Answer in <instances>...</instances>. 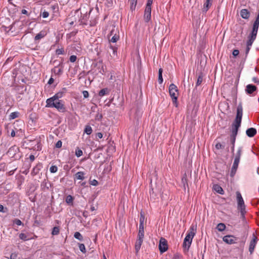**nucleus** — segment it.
Segmentation results:
<instances>
[{
    "instance_id": "obj_53",
    "label": "nucleus",
    "mask_w": 259,
    "mask_h": 259,
    "mask_svg": "<svg viewBox=\"0 0 259 259\" xmlns=\"http://www.w3.org/2000/svg\"><path fill=\"white\" fill-rule=\"evenodd\" d=\"M98 181L96 180H93V181H92L91 182V184L93 185V186H96L98 185Z\"/></svg>"
},
{
    "instance_id": "obj_19",
    "label": "nucleus",
    "mask_w": 259,
    "mask_h": 259,
    "mask_svg": "<svg viewBox=\"0 0 259 259\" xmlns=\"http://www.w3.org/2000/svg\"><path fill=\"white\" fill-rule=\"evenodd\" d=\"M52 71L55 74L59 75L63 72V67L59 65L58 66L55 67Z\"/></svg>"
},
{
    "instance_id": "obj_59",
    "label": "nucleus",
    "mask_w": 259,
    "mask_h": 259,
    "mask_svg": "<svg viewBox=\"0 0 259 259\" xmlns=\"http://www.w3.org/2000/svg\"><path fill=\"white\" fill-rule=\"evenodd\" d=\"M21 13L22 14H25V15H27L28 14V12L25 10V9H23L21 11Z\"/></svg>"
},
{
    "instance_id": "obj_58",
    "label": "nucleus",
    "mask_w": 259,
    "mask_h": 259,
    "mask_svg": "<svg viewBox=\"0 0 259 259\" xmlns=\"http://www.w3.org/2000/svg\"><path fill=\"white\" fill-rule=\"evenodd\" d=\"M4 209V206L2 204H0V212H5V211Z\"/></svg>"
},
{
    "instance_id": "obj_22",
    "label": "nucleus",
    "mask_w": 259,
    "mask_h": 259,
    "mask_svg": "<svg viewBox=\"0 0 259 259\" xmlns=\"http://www.w3.org/2000/svg\"><path fill=\"white\" fill-rule=\"evenodd\" d=\"M145 221V218L144 214L143 212H142L141 211L140 213L139 226H144Z\"/></svg>"
},
{
    "instance_id": "obj_32",
    "label": "nucleus",
    "mask_w": 259,
    "mask_h": 259,
    "mask_svg": "<svg viewBox=\"0 0 259 259\" xmlns=\"http://www.w3.org/2000/svg\"><path fill=\"white\" fill-rule=\"evenodd\" d=\"M82 155V151L79 149L78 148H77L75 149V155L77 157H80Z\"/></svg>"
},
{
    "instance_id": "obj_56",
    "label": "nucleus",
    "mask_w": 259,
    "mask_h": 259,
    "mask_svg": "<svg viewBox=\"0 0 259 259\" xmlns=\"http://www.w3.org/2000/svg\"><path fill=\"white\" fill-rule=\"evenodd\" d=\"M54 79L52 77H51L50 78V79L49 80L48 83L49 84H51L54 82Z\"/></svg>"
},
{
    "instance_id": "obj_35",
    "label": "nucleus",
    "mask_w": 259,
    "mask_h": 259,
    "mask_svg": "<svg viewBox=\"0 0 259 259\" xmlns=\"http://www.w3.org/2000/svg\"><path fill=\"white\" fill-rule=\"evenodd\" d=\"M59 233V228L57 227H55L53 228L52 234L53 235H58Z\"/></svg>"
},
{
    "instance_id": "obj_26",
    "label": "nucleus",
    "mask_w": 259,
    "mask_h": 259,
    "mask_svg": "<svg viewBox=\"0 0 259 259\" xmlns=\"http://www.w3.org/2000/svg\"><path fill=\"white\" fill-rule=\"evenodd\" d=\"M128 2L131 5V10H134L137 5V0H128Z\"/></svg>"
},
{
    "instance_id": "obj_38",
    "label": "nucleus",
    "mask_w": 259,
    "mask_h": 259,
    "mask_svg": "<svg viewBox=\"0 0 259 259\" xmlns=\"http://www.w3.org/2000/svg\"><path fill=\"white\" fill-rule=\"evenodd\" d=\"M203 80L202 76L201 75H199L197 78V80L196 82V86H198L201 84Z\"/></svg>"
},
{
    "instance_id": "obj_60",
    "label": "nucleus",
    "mask_w": 259,
    "mask_h": 259,
    "mask_svg": "<svg viewBox=\"0 0 259 259\" xmlns=\"http://www.w3.org/2000/svg\"><path fill=\"white\" fill-rule=\"evenodd\" d=\"M29 158H30V160L33 161L34 160V159H35V157H34V155H31L29 156Z\"/></svg>"
},
{
    "instance_id": "obj_25",
    "label": "nucleus",
    "mask_w": 259,
    "mask_h": 259,
    "mask_svg": "<svg viewBox=\"0 0 259 259\" xmlns=\"http://www.w3.org/2000/svg\"><path fill=\"white\" fill-rule=\"evenodd\" d=\"M217 229L219 231L222 232L225 230L226 226L223 223H220L217 225Z\"/></svg>"
},
{
    "instance_id": "obj_1",
    "label": "nucleus",
    "mask_w": 259,
    "mask_h": 259,
    "mask_svg": "<svg viewBox=\"0 0 259 259\" xmlns=\"http://www.w3.org/2000/svg\"><path fill=\"white\" fill-rule=\"evenodd\" d=\"M235 141V139L230 138V142L232 145L231 150L234 157V161L230 172V176L231 177H233L237 171L243 151V147L240 146L238 148L236 153H234Z\"/></svg>"
},
{
    "instance_id": "obj_57",
    "label": "nucleus",
    "mask_w": 259,
    "mask_h": 259,
    "mask_svg": "<svg viewBox=\"0 0 259 259\" xmlns=\"http://www.w3.org/2000/svg\"><path fill=\"white\" fill-rule=\"evenodd\" d=\"M250 49V47H248V46H247L246 48V50H245L246 55L248 54V53L249 52Z\"/></svg>"
},
{
    "instance_id": "obj_17",
    "label": "nucleus",
    "mask_w": 259,
    "mask_h": 259,
    "mask_svg": "<svg viewBox=\"0 0 259 259\" xmlns=\"http://www.w3.org/2000/svg\"><path fill=\"white\" fill-rule=\"evenodd\" d=\"M256 133L257 132L256 129L253 127L249 128L246 131V134L249 137H254L256 135Z\"/></svg>"
},
{
    "instance_id": "obj_13",
    "label": "nucleus",
    "mask_w": 259,
    "mask_h": 259,
    "mask_svg": "<svg viewBox=\"0 0 259 259\" xmlns=\"http://www.w3.org/2000/svg\"><path fill=\"white\" fill-rule=\"evenodd\" d=\"M151 9H146L145 10L144 19L145 22H148L151 19Z\"/></svg>"
},
{
    "instance_id": "obj_46",
    "label": "nucleus",
    "mask_w": 259,
    "mask_h": 259,
    "mask_svg": "<svg viewBox=\"0 0 259 259\" xmlns=\"http://www.w3.org/2000/svg\"><path fill=\"white\" fill-rule=\"evenodd\" d=\"M62 142L61 141L59 140L56 143L55 147L57 148H60L62 147Z\"/></svg>"
},
{
    "instance_id": "obj_45",
    "label": "nucleus",
    "mask_w": 259,
    "mask_h": 259,
    "mask_svg": "<svg viewBox=\"0 0 259 259\" xmlns=\"http://www.w3.org/2000/svg\"><path fill=\"white\" fill-rule=\"evenodd\" d=\"M215 148L217 149H223L224 148V146L222 145L220 143H218L215 145Z\"/></svg>"
},
{
    "instance_id": "obj_20",
    "label": "nucleus",
    "mask_w": 259,
    "mask_h": 259,
    "mask_svg": "<svg viewBox=\"0 0 259 259\" xmlns=\"http://www.w3.org/2000/svg\"><path fill=\"white\" fill-rule=\"evenodd\" d=\"M85 173L83 171H79L77 172L75 175L74 177V180H83L84 179Z\"/></svg>"
},
{
    "instance_id": "obj_34",
    "label": "nucleus",
    "mask_w": 259,
    "mask_h": 259,
    "mask_svg": "<svg viewBox=\"0 0 259 259\" xmlns=\"http://www.w3.org/2000/svg\"><path fill=\"white\" fill-rule=\"evenodd\" d=\"M73 200V198L72 196L68 195L66 197V203H67L68 204L72 203Z\"/></svg>"
},
{
    "instance_id": "obj_18",
    "label": "nucleus",
    "mask_w": 259,
    "mask_h": 259,
    "mask_svg": "<svg viewBox=\"0 0 259 259\" xmlns=\"http://www.w3.org/2000/svg\"><path fill=\"white\" fill-rule=\"evenodd\" d=\"M213 0H206L204 3L203 8V12H206L212 5Z\"/></svg>"
},
{
    "instance_id": "obj_15",
    "label": "nucleus",
    "mask_w": 259,
    "mask_h": 259,
    "mask_svg": "<svg viewBox=\"0 0 259 259\" xmlns=\"http://www.w3.org/2000/svg\"><path fill=\"white\" fill-rule=\"evenodd\" d=\"M196 231V226L192 225L186 236L188 237H190V238H191L193 239L194 235H195Z\"/></svg>"
},
{
    "instance_id": "obj_7",
    "label": "nucleus",
    "mask_w": 259,
    "mask_h": 259,
    "mask_svg": "<svg viewBox=\"0 0 259 259\" xmlns=\"http://www.w3.org/2000/svg\"><path fill=\"white\" fill-rule=\"evenodd\" d=\"M223 240L228 244H233L237 243L238 238L233 235H226L223 237Z\"/></svg>"
},
{
    "instance_id": "obj_55",
    "label": "nucleus",
    "mask_w": 259,
    "mask_h": 259,
    "mask_svg": "<svg viewBox=\"0 0 259 259\" xmlns=\"http://www.w3.org/2000/svg\"><path fill=\"white\" fill-rule=\"evenodd\" d=\"M96 136L99 139H101L103 137V134L101 133H98Z\"/></svg>"
},
{
    "instance_id": "obj_50",
    "label": "nucleus",
    "mask_w": 259,
    "mask_h": 259,
    "mask_svg": "<svg viewBox=\"0 0 259 259\" xmlns=\"http://www.w3.org/2000/svg\"><path fill=\"white\" fill-rule=\"evenodd\" d=\"M239 54V51L238 50H234L233 51L232 54L234 57L237 56Z\"/></svg>"
},
{
    "instance_id": "obj_2",
    "label": "nucleus",
    "mask_w": 259,
    "mask_h": 259,
    "mask_svg": "<svg viewBox=\"0 0 259 259\" xmlns=\"http://www.w3.org/2000/svg\"><path fill=\"white\" fill-rule=\"evenodd\" d=\"M242 115L243 107L241 103H240L237 107V114L235 119L232 124V133L230 136V138H234L236 139L238 129L241 125Z\"/></svg>"
},
{
    "instance_id": "obj_28",
    "label": "nucleus",
    "mask_w": 259,
    "mask_h": 259,
    "mask_svg": "<svg viewBox=\"0 0 259 259\" xmlns=\"http://www.w3.org/2000/svg\"><path fill=\"white\" fill-rule=\"evenodd\" d=\"M92 128L90 125H86L84 130V132L87 135H90L92 133Z\"/></svg>"
},
{
    "instance_id": "obj_37",
    "label": "nucleus",
    "mask_w": 259,
    "mask_h": 259,
    "mask_svg": "<svg viewBox=\"0 0 259 259\" xmlns=\"http://www.w3.org/2000/svg\"><path fill=\"white\" fill-rule=\"evenodd\" d=\"M19 238L20 239L23 240H27L28 239L27 238V236L24 233H21L19 234Z\"/></svg>"
},
{
    "instance_id": "obj_14",
    "label": "nucleus",
    "mask_w": 259,
    "mask_h": 259,
    "mask_svg": "<svg viewBox=\"0 0 259 259\" xmlns=\"http://www.w3.org/2000/svg\"><path fill=\"white\" fill-rule=\"evenodd\" d=\"M143 242V238H138L136 240V242L135 243V250L136 253H138L141 248V245L142 244Z\"/></svg>"
},
{
    "instance_id": "obj_41",
    "label": "nucleus",
    "mask_w": 259,
    "mask_h": 259,
    "mask_svg": "<svg viewBox=\"0 0 259 259\" xmlns=\"http://www.w3.org/2000/svg\"><path fill=\"white\" fill-rule=\"evenodd\" d=\"M110 49L112 50V54L114 56H117V48L111 46Z\"/></svg>"
},
{
    "instance_id": "obj_12",
    "label": "nucleus",
    "mask_w": 259,
    "mask_h": 259,
    "mask_svg": "<svg viewBox=\"0 0 259 259\" xmlns=\"http://www.w3.org/2000/svg\"><path fill=\"white\" fill-rule=\"evenodd\" d=\"M192 240V238H190V237L187 236L185 237L183 242V247L185 249L188 250L191 244Z\"/></svg>"
},
{
    "instance_id": "obj_63",
    "label": "nucleus",
    "mask_w": 259,
    "mask_h": 259,
    "mask_svg": "<svg viewBox=\"0 0 259 259\" xmlns=\"http://www.w3.org/2000/svg\"><path fill=\"white\" fill-rule=\"evenodd\" d=\"M38 170V169H37V168H36V167H35V168H33V170H34V171H36V173H37V172Z\"/></svg>"
},
{
    "instance_id": "obj_40",
    "label": "nucleus",
    "mask_w": 259,
    "mask_h": 259,
    "mask_svg": "<svg viewBox=\"0 0 259 259\" xmlns=\"http://www.w3.org/2000/svg\"><path fill=\"white\" fill-rule=\"evenodd\" d=\"M79 248L82 252H85V247L83 244H79Z\"/></svg>"
},
{
    "instance_id": "obj_11",
    "label": "nucleus",
    "mask_w": 259,
    "mask_h": 259,
    "mask_svg": "<svg viewBox=\"0 0 259 259\" xmlns=\"http://www.w3.org/2000/svg\"><path fill=\"white\" fill-rule=\"evenodd\" d=\"M257 237L253 235V238L250 242L249 247V251L250 254L252 253L256 244Z\"/></svg>"
},
{
    "instance_id": "obj_43",
    "label": "nucleus",
    "mask_w": 259,
    "mask_h": 259,
    "mask_svg": "<svg viewBox=\"0 0 259 259\" xmlns=\"http://www.w3.org/2000/svg\"><path fill=\"white\" fill-rule=\"evenodd\" d=\"M77 57L75 55H72L70 57L69 60L71 62H74L76 61Z\"/></svg>"
},
{
    "instance_id": "obj_9",
    "label": "nucleus",
    "mask_w": 259,
    "mask_h": 259,
    "mask_svg": "<svg viewBox=\"0 0 259 259\" xmlns=\"http://www.w3.org/2000/svg\"><path fill=\"white\" fill-rule=\"evenodd\" d=\"M18 152L19 148L16 146H13L10 148L7 153L9 156L11 157H15Z\"/></svg>"
},
{
    "instance_id": "obj_5",
    "label": "nucleus",
    "mask_w": 259,
    "mask_h": 259,
    "mask_svg": "<svg viewBox=\"0 0 259 259\" xmlns=\"http://www.w3.org/2000/svg\"><path fill=\"white\" fill-rule=\"evenodd\" d=\"M169 93L173 102L176 103L178 96V90L177 86L173 83L170 84Z\"/></svg>"
},
{
    "instance_id": "obj_44",
    "label": "nucleus",
    "mask_w": 259,
    "mask_h": 259,
    "mask_svg": "<svg viewBox=\"0 0 259 259\" xmlns=\"http://www.w3.org/2000/svg\"><path fill=\"white\" fill-rule=\"evenodd\" d=\"M99 64L100 65V66L101 67V68L100 70L99 71V72L102 74H104L105 73V71H104V66L102 63H99Z\"/></svg>"
},
{
    "instance_id": "obj_33",
    "label": "nucleus",
    "mask_w": 259,
    "mask_h": 259,
    "mask_svg": "<svg viewBox=\"0 0 259 259\" xmlns=\"http://www.w3.org/2000/svg\"><path fill=\"white\" fill-rule=\"evenodd\" d=\"M19 113L17 112H12L10 115V119H14L18 116Z\"/></svg>"
},
{
    "instance_id": "obj_64",
    "label": "nucleus",
    "mask_w": 259,
    "mask_h": 259,
    "mask_svg": "<svg viewBox=\"0 0 259 259\" xmlns=\"http://www.w3.org/2000/svg\"><path fill=\"white\" fill-rule=\"evenodd\" d=\"M38 170V169H37V168H36V167H35V168H33V170H34V171H36V173H37V172Z\"/></svg>"
},
{
    "instance_id": "obj_54",
    "label": "nucleus",
    "mask_w": 259,
    "mask_h": 259,
    "mask_svg": "<svg viewBox=\"0 0 259 259\" xmlns=\"http://www.w3.org/2000/svg\"><path fill=\"white\" fill-rule=\"evenodd\" d=\"M252 81L255 82V83H256L257 84H259V80L256 77H253L252 78Z\"/></svg>"
},
{
    "instance_id": "obj_16",
    "label": "nucleus",
    "mask_w": 259,
    "mask_h": 259,
    "mask_svg": "<svg viewBox=\"0 0 259 259\" xmlns=\"http://www.w3.org/2000/svg\"><path fill=\"white\" fill-rule=\"evenodd\" d=\"M240 16L244 19H248L250 16V12L246 9H242L240 11Z\"/></svg>"
},
{
    "instance_id": "obj_62",
    "label": "nucleus",
    "mask_w": 259,
    "mask_h": 259,
    "mask_svg": "<svg viewBox=\"0 0 259 259\" xmlns=\"http://www.w3.org/2000/svg\"><path fill=\"white\" fill-rule=\"evenodd\" d=\"M91 210H92V211H94V210H95V207H94V206H92V207H91Z\"/></svg>"
},
{
    "instance_id": "obj_30",
    "label": "nucleus",
    "mask_w": 259,
    "mask_h": 259,
    "mask_svg": "<svg viewBox=\"0 0 259 259\" xmlns=\"http://www.w3.org/2000/svg\"><path fill=\"white\" fill-rule=\"evenodd\" d=\"M107 93H108V89L106 88H105V89L101 90L99 92V95L101 97H102V96L107 94Z\"/></svg>"
},
{
    "instance_id": "obj_6",
    "label": "nucleus",
    "mask_w": 259,
    "mask_h": 259,
    "mask_svg": "<svg viewBox=\"0 0 259 259\" xmlns=\"http://www.w3.org/2000/svg\"><path fill=\"white\" fill-rule=\"evenodd\" d=\"M118 32L116 29L113 28L110 31L108 36L109 40L112 42H116L119 38Z\"/></svg>"
},
{
    "instance_id": "obj_36",
    "label": "nucleus",
    "mask_w": 259,
    "mask_h": 259,
    "mask_svg": "<svg viewBox=\"0 0 259 259\" xmlns=\"http://www.w3.org/2000/svg\"><path fill=\"white\" fill-rule=\"evenodd\" d=\"M50 172L52 173H55L57 171L58 167L56 165H52L50 168Z\"/></svg>"
},
{
    "instance_id": "obj_4",
    "label": "nucleus",
    "mask_w": 259,
    "mask_h": 259,
    "mask_svg": "<svg viewBox=\"0 0 259 259\" xmlns=\"http://www.w3.org/2000/svg\"><path fill=\"white\" fill-rule=\"evenodd\" d=\"M236 193L237 202V208L239 210H240L242 218L244 219L245 218L244 215L246 213L244 201L241 193L239 191H237Z\"/></svg>"
},
{
    "instance_id": "obj_21",
    "label": "nucleus",
    "mask_w": 259,
    "mask_h": 259,
    "mask_svg": "<svg viewBox=\"0 0 259 259\" xmlns=\"http://www.w3.org/2000/svg\"><path fill=\"white\" fill-rule=\"evenodd\" d=\"M144 226H139L138 237L144 238Z\"/></svg>"
},
{
    "instance_id": "obj_29",
    "label": "nucleus",
    "mask_w": 259,
    "mask_h": 259,
    "mask_svg": "<svg viewBox=\"0 0 259 259\" xmlns=\"http://www.w3.org/2000/svg\"><path fill=\"white\" fill-rule=\"evenodd\" d=\"M74 237L76 239H77L80 241H81L83 240V237H82V235L78 232H76L74 233Z\"/></svg>"
},
{
    "instance_id": "obj_52",
    "label": "nucleus",
    "mask_w": 259,
    "mask_h": 259,
    "mask_svg": "<svg viewBox=\"0 0 259 259\" xmlns=\"http://www.w3.org/2000/svg\"><path fill=\"white\" fill-rule=\"evenodd\" d=\"M83 96L84 98H87L89 97V93L87 91H84L82 92Z\"/></svg>"
},
{
    "instance_id": "obj_3",
    "label": "nucleus",
    "mask_w": 259,
    "mask_h": 259,
    "mask_svg": "<svg viewBox=\"0 0 259 259\" xmlns=\"http://www.w3.org/2000/svg\"><path fill=\"white\" fill-rule=\"evenodd\" d=\"M62 96V93H58L53 97L48 99L46 101L47 107H54L57 109L59 111L64 112L65 107L63 102L59 99L61 98Z\"/></svg>"
},
{
    "instance_id": "obj_61",
    "label": "nucleus",
    "mask_w": 259,
    "mask_h": 259,
    "mask_svg": "<svg viewBox=\"0 0 259 259\" xmlns=\"http://www.w3.org/2000/svg\"><path fill=\"white\" fill-rule=\"evenodd\" d=\"M11 136L12 137H14L15 136V132L14 130H12V131L11 133Z\"/></svg>"
},
{
    "instance_id": "obj_39",
    "label": "nucleus",
    "mask_w": 259,
    "mask_h": 259,
    "mask_svg": "<svg viewBox=\"0 0 259 259\" xmlns=\"http://www.w3.org/2000/svg\"><path fill=\"white\" fill-rule=\"evenodd\" d=\"M153 0H148L146 9H151V5L152 4Z\"/></svg>"
},
{
    "instance_id": "obj_31",
    "label": "nucleus",
    "mask_w": 259,
    "mask_h": 259,
    "mask_svg": "<svg viewBox=\"0 0 259 259\" xmlns=\"http://www.w3.org/2000/svg\"><path fill=\"white\" fill-rule=\"evenodd\" d=\"M89 18V14H85L84 16L82 18V19L81 20V23L86 24Z\"/></svg>"
},
{
    "instance_id": "obj_24",
    "label": "nucleus",
    "mask_w": 259,
    "mask_h": 259,
    "mask_svg": "<svg viewBox=\"0 0 259 259\" xmlns=\"http://www.w3.org/2000/svg\"><path fill=\"white\" fill-rule=\"evenodd\" d=\"M214 190L219 194H222L223 193V189L222 188L218 185H214L213 186Z\"/></svg>"
},
{
    "instance_id": "obj_48",
    "label": "nucleus",
    "mask_w": 259,
    "mask_h": 259,
    "mask_svg": "<svg viewBox=\"0 0 259 259\" xmlns=\"http://www.w3.org/2000/svg\"><path fill=\"white\" fill-rule=\"evenodd\" d=\"M49 16V12H48L47 11H44L42 13V16L44 18L48 17Z\"/></svg>"
},
{
    "instance_id": "obj_27",
    "label": "nucleus",
    "mask_w": 259,
    "mask_h": 259,
    "mask_svg": "<svg viewBox=\"0 0 259 259\" xmlns=\"http://www.w3.org/2000/svg\"><path fill=\"white\" fill-rule=\"evenodd\" d=\"M162 72L163 70L162 68H159L158 70V82L159 83H162L163 82V78H162Z\"/></svg>"
},
{
    "instance_id": "obj_23",
    "label": "nucleus",
    "mask_w": 259,
    "mask_h": 259,
    "mask_svg": "<svg viewBox=\"0 0 259 259\" xmlns=\"http://www.w3.org/2000/svg\"><path fill=\"white\" fill-rule=\"evenodd\" d=\"M45 35V32L41 31L35 36L34 39L35 41H39L40 39L43 38Z\"/></svg>"
},
{
    "instance_id": "obj_42",
    "label": "nucleus",
    "mask_w": 259,
    "mask_h": 259,
    "mask_svg": "<svg viewBox=\"0 0 259 259\" xmlns=\"http://www.w3.org/2000/svg\"><path fill=\"white\" fill-rule=\"evenodd\" d=\"M102 114L101 113H98L96 115L95 119L96 120L100 121L102 119Z\"/></svg>"
},
{
    "instance_id": "obj_47",
    "label": "nucleus",
    "mask_w": 259,
    "mask_h": 259,
    "mask_svg": "<svg viewBox=\"0 0 259 259\" xmlns=\"http://www.w3.org/2000/svg\"><path fill=\"white\" fill-rule=\"evenodd\" d=\"M56 52L57 54L61 55L64 53V50L63 49H57Z\"/></svg>"
},
{
    "instance_id": "obj_49",
    "label": "nucleus",
    "mask_w": 259,
    "mask_h": 259,
    "mask_svg": "<svg viewBox=\"0 0 259 259\" xmlns=\"http://www.w3.org/2000/svg\"><path fill=\"white\" fill-rule=\"evenodd\" d=\"M14 223H15L18 226H20L22 225V222L19 219H15L14 220Z\"/></svg>"
},
{
    "instance_id": "obj_51",
    "label": "nucleus",
    "mask_w": 259,
    "mask_h": 259,
    "mask_svg": "<svg viewBox=\"0 0 259 259\" xmlns=\"http://www.w3.org/2000/svg\"><path fill=\"white\" fill-rule=\"evenodd\" d=\"M17 253H13L11 254L10 256V259H17Z\"/></svg>"
},
{
    "instance_id": "obj_8",
    "label": "nucleus",
    "mask_w": 259,
    "mask_h": 259,
    "mask_svg": "<svg viewBox=\"0 0 259 259\" xmlns=\"http://www.w3.org/2000/svg\"><path fill=\"white\" fill-rule=\"evenodd\" d=\"M167 241L163 238H161L159 241V249L161 253H163L167 249Z\"/></svg>"
},
{
    "instance_id": "obj_10",
    "label": "nucleus",
    "mask_w": 259,
    "mask_h": 259,
    "mask_svg": "<svg viewBox=\"0 0 259 259\" xmlns=\"http://www.w3.org/2000/svg\"><path fill=\"white\" fill-rule=\"evenodd\" d=\"M257 90L256 86L249 84L246 85L245 89V92L247 94L251 95L255 92Z\"/></svg>"
}]
</instances>
